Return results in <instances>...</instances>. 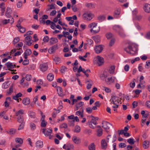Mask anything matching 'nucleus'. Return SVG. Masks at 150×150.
I'll list each match as a JSON object with an SVG mask.
<instances>
[{
  "instance_id": "nucleus-1",
  "label": "nucleus",
  "mask_w": 150,
  "mask_h": 150,
  "mask_svg": "<svg viewBox=\"0 0 150 150\" xmlns=\"http://www.w3.org/2000/svg\"><path fill=\"white\" fill-rule=\"evenodd\" d=\"M88 27L90 28H92L90 30L91 32H93L95 33H98L100 30L99 27L97 26V23H95L89 24Z\"/></svg>"
},
{
  "instance_id": "nucleus-2",
  "label": "nucleus",
  "mask_w": 150,
  "mask_h": 150,
  "mask_svg": "<svg viewBox=\"0 0 150 150\" xmlns=\"http://www.w3.org/2000/svg\"><path fill=\"white\" fill-rule=\"evenodd\" d=\"M124 50L127 53L132 54H134L135 52V51H137L136 49H135V50H133L132 46L130 45H129L127 47L125 48Z\"/></svg>"
},
{
  "instance_id": "nucleus-3",
  "label": "nucleus",
  "mask_w": 150,
  "mask_h": 150,
  "mask_svg": "<svg viewBox=\"0 0 150 150\" xmlns=\"http://www.w3.org/2000/svg\"><path fill=\"white\" fill-rule=\"evenodd\" d=\"M116 139V135L115 134L113 137H112L111 135H108L106 138V140L108 142L112 143L115 142Z\"/></svg>"
},
{
  "instance_id": "nucleus-4",
  "label": "nucleus",
  "mask_w": 150,
  "mask_h": 150,
  "mask_svg": "<svg viewBox=\"0 0 150 150\" xmlns=\"http://www.w3.org/2000/svg\"><path fill=\"white\" fill-rule=\"evenodd\" d=\"M87 124L90 128L93 129L96 127L97 122L95 119L92 118L90 121H88Z\"/></svg>"
},
{
  "instance_id": "nucleus-5",
  "label": "nucleus",
  "mask_w": 150,
  "mask_h": 150,
  "mask_svg": "<svg viewBox=\"0 0 150 150\" xmlns=\"http://www.w3.org/2000/svg\"><path fill=\"white\" fill-rule=\"evenodd\" d=\"M110 101L113 104H118L119 102L121 100L119 99V98L116 96H112L110 100Z\"/></svg>"
},
{
  "instance_id": "nucleus-6",
  "label": "nucleus",
  "mask_w": 150,
  "mask_h": 150,
  "mask_svg": "<svg viewBox=\"0 0 150 150\" xmlns=\"http://www.w3.org/2000/svg\"><path fill=\"white\" fill-rule=\"evenodd\" d=\"M52 129L51 128H50L46 131L45 128L42 129V132L46 136H51V134L52 133Z\"/></svg>"
},
{
  "instance_id": "nucleus-7",
  "label": "nucleus",
  "mask_w": 150,
  "mask_h": 150,
  "mask_svg": "<svg viewBox=\"0 0 150 150\" xmlns=\"http://www.w3.org/2000/svg\"><path fill=\"white\" fill-rule=\"evenodd\" d=\"M121 11V9L119 8H117L113 12V16L114 18H117L119 17Z\"/></svg>"
},
{
  "instance_id": "nucleus-8",
  "label": "nucleus",
  "mask_w": 150,
  "mask_h": 150,
  "mask_svg": "<svg viewBox=\"0 0 150 150\" xmlns=\"http://www.w3.org/2000/svg\"><path fill=\"white\" fill-rule=\"evenodd\" d=\"M40 69L42 72L45 71L48 68V66L47 63H43L40 66Z\"/></svg>"
},
{
  "instance_id": "nucleus-9",
  "label": "nucleus",
  "mask_w": 150,
  "mask_h": 150,
  "mask_svg": "<svg viewBox=\"0 0 150 150\" xmlns=\"http://www.w3.org/2000/svg\"><path fill=\"white\" fill-rule=\"evenodd\" d=\"M102 127L105 129H108L110 128L111 124L109 122L104 121L102 122Z\"/></svg>"
},
{
  "instance_id": "nucleus-10",
  "label": "nucleus",
  "mask_w": 150,
  "mask_h": 150,
  "mask_svg": "<svg viewBox=\"0 0 150 150\" xmlns=\"http://www.w3.org/2000/svg\"><path fill=\"white\" fill-rule=\"evenodd\" d=\"M103 49V47L102 45H99L96 46L94 50L96 53L98 54L102 51Z\"/></svg>"
},
{
  "instance_id": "nucleus-11",
  "label": "nucleus",
  "mask_w": 150,
  "mask_h": 150,
  "mask_svg": "<svg viewBox=\"0 0 150 150\" xmlns=\"http://www.w3.org/2000/svg\"><path fill=\"white\" fill-rule=\"evenodd\" d=\"M58 48V45H56L53 46L48 50V52L50 54H52L54 52L56 49Z\"/></svg>"
},
{
  "instance_id": "nucleus-12",
  "label": "nucleus",
  "mask_w": 150,
  "mask_h": 150,
  "mask_svg": "<svg viewBox=\"0 0 150 150\" xmlns=\"http://www.w3.org/2000/svg\"><path fill=\"white\" fill-rule=\"evenodd\" d=\"M97 64L98 65L101 66L102 65L104 62L103 58L99 56H98L97 57Z\"/></svg>"
},
{
  "instance_id": "nucleus-13",
  "label": "nucleus",
  "mask_w": 150,
  "mask_h": 150,
  "mask_svg": "<svg viewBox=\"0 0 150 150\" xmlns=\"http://www.w3.org/2000/svg\"><path fill=\"white\" fill-rule=\"evenodd\" d=\"M143 9L145 12L147 13H150V4H146L144 5Z\"/></svg>"
},
{
  "instance_id": "nucleus-14",
  "label": "nucleus",
  "mask_w": 150,
  "mask_h": 150,
  "mask_svg": "<svg viewBox=\"0 0 150 150\" xmlns=\"http://www.w3.org/2000/svg\"><path fill=\"white\" fill-rule=\"evenodd\" d=\"M12 101L11 98L10 97H7L6 99V100L5 102V106L6 108L8 107L9 104Z\"/></svg>"
},
{
  "instance_id": "nucleus-15",
  "label": "nucleus",
  "mask_w": 150,
  "mask_h": 150,
  "mask_svg": "<svg viewBox=\"0 0 150 150\" xmlns=\"http://www.w3.org/2000/svg\"><path fill=\"white\" fill-rule=\"evenodd\" d=\"M102 148L103 149H105L107 147V144L105 139H103L101 141Z\"/></svg>"
},
{
  "instance_id": "nucleus-16",
  "label": "nucleus",
  "mask_w": 150,
  "mask_h": 150,
  "mask_svg": "<svg viewBox=\"0 0 150 150\" xmlns=\"http://www.w3.org/2000/svg\"><path fill=\"white\" fill-rule=\"evenodd\" d=\"M23 103L25 105H28L30 102V99L28 98H24L23 100Z\"/></svg>"
},
{
  "instance_id": "nucleus-17",
  "label": "nucleus",
  "mask_w": 150,
  "mask_h": 150,
  "mask_svg": "<svg viewBox=\"0 0 150 150\" xmlns=\"http://www.w3.org/2000/svg\"><path fill=\"white\" fill-rule=\"evenodd\" d=\"M12 13V10L9 7H7L5 13V16L7 17L10 16L11 14Z\"/></svg>"
},
{
  "instance_id": "nucleus-18",
  "label": "nucleus",
  "mask_w": 150,
  "mask_h": 150,
  "mask_svg": "<svg viewBox=\"0 0 150 150\" xmlns=\"http://www.w3.org/2000/svg\"><path fill=\"white\" fill-rule=\"evenodd\" d=\"M58 42L57 39L55 38H51L50 39L49 42L52 45L55 44Z\"/></svg>"
},
{
  "instance_id": "nucleus-19",
  "label": "nucleus",
  "mask_w": 150,
  "mask_h": 150,
  "mask_svg": "<svg viewBox=\"0 0 150 150\" xmlns=\"http://www.w3.org/2000/svg\"><path fill=\"white\" fill-rule=\"evenodd\" d=\"M83 104V103L82 102H80L79 103L75 105L74 110L75 111L78 110L79 108L82 106Z\"/></svg>"
},
{
  "instance_id": "nucleus-20",
  "label": "nucleus",
  "mask_w": 150,
  "mask_h": 150,
  "mask_svg": "<svg viewBox=\"0 0 150 150\" xmlns=\"http://www.w3.org/2000/svg\"><path fill=\"white\" fill-rule=\"evenodd\" d=\"M108 73L105 71H104L102 74L100 75V77L101 79L103 80L105 79L107 77Z\"/></svg>"
},
{
  "instance_id": "nucleus-21",
  "label": "nucleus",
  "mask_w": 150,
  "mask_h": 150,
  "mask_svg": "<svg viewBox=\"0 0 150 150\" xmlns=\"http://www.w3.org/2000/svg\"><path fill=\"white\" fill-rule=\"evenodd\" d=\"M85 6L89 9L93 8H95V4L91 3H86Z\"/></svg>"
},
{
  "instance_id": "nucleus-22",
  "label": "nucleus",
  "mask_w": 150,
  "mask_h": 150,
  "mask_svg": "<svg viewBox=\"0 0 150 150\" xmlns=\"http://www.w3.org/2000/svg\"><path fill=\"white\" fill-rule=\"evenodd\" d=\"M72 140L76 144H78L80 143V139L76 136H74L72 138Z\"/></svg>"
},
{
  "instance_id": "nucleus-23",
  "label": "nucleus",
  "mask_w": 150,
  "mask_h": 150,
  "mask_svg": "<svg viewBox=\"0 0 150 150\" xmlns=\"http://www.w3.org/2000/svg\"><path fill=\"white\" fill-rule=\"evenodd\" d=\"M93 38L94 41L97 43H99L100 41V37L99 35H96L93 37Z\"/></svg>"
},
{
  "instance_id": "nucleus-24",
  "label": "nucleus",
  "mask_w": 150,
  "mask_h": 150,
  "mask_svg": "<svg viewBox=\"0 0 150 150\" xmlns=\"http://www.w3.org/2000/svg\"><path fill=\"white\" fill-rule=\"evenodd\" d=\"M17 122L20 123H25L23 116H18Z\"/></svg>"
},
{
  "instance_id": "nucleus-25",
  "label": "nucleus",
  "mask_w": 150,
  "mask_h": 150,
  "mask_svg": "<svg viewBox=\"0 0 150 150\" xmlns=\"http://www.w3.org/2000/svg\"><path fill=\"white\" fill-rule=\"evenodd\" d=\"M36 146L38 148H41L43 146V142L40 141H38L36 143Z\"/></svg>"
},
{
  "instance_id": "nucleus-26",
  "label": "nucleus",
  "mask_w": 150,
  "mask_h": 150,
  "mask_svg": "<svg viewBox=\"0 0 150 150\" xmlns=\"http://www.w3.org/2000/svg\"><path fill=\"white\" fill-rule=\"evenodd\" d=\"M57 90L59 95L60 96H62L63 91L62 88L60 86H58L57 87Z\"/></svg>"
},
{
  "instance_id": "nucleus-27",
  "label": "nucleus",
  "mask_w": 150,
  "mask_h": 150,
  "mask_svg": "<svg viewBox=\"0 0 150 150\" xmlns=\"http://www.w3.org/2000/svg\"><path fill=\"white\" fill-rule=\"evenodd\" d=\"M106 18L105 16L104 15H101L97 17V19L100 22L104 21Z\"/></svg>"
},
{
  "instance_id": "nucleus-28",
  "label": "nucleus",
  "mask_w": 150,
  "mask_h": 150,
  "mask_svg": "<svg viewBox=\"0 0 150 150\" xmlns=\"http://www.w3.org/2000/svg\"><path fill=\"white\" fill-rule=\"evenodd\" d=\"M54 76L51 73H50L47 75V78L49 81H52L54 79Z\"/></svg>"
},
{
  "instance_id": "nucleus-29",
  "label": "nucleus",
  "mask_w": 150,
  "mask_h": 150,
  "mask_svg": "<svg viewBox=\"0 0 150 150\" xmlns=\"http://www.w3.org/2000/svg\"><path fill=\"white\" fill-rule=\"evenodd\" d=\"M16 26L19 29V30L20 32L22 33H24L25 30V28L23 27L20 25H17Z\"/></svg>"
},
{
  "instance_id": "nucleus-30",
  "label": "nucleus",
  "mask_w": 150,
  "mask_h": 150,
  "mask_svg": "<svg viewBox=\"0 0 150 150\" xmlns=\"http://www.w3.org/2000/svg\"><path fill=\"white\" fill-rule=\"evenodd\" d=\"M149 142L147 141H145L143 144V147L144 149H147L149 147Z\"/></svg>"
},
{
  "instance_id": "nucleus-31",
  "label": "nucleus",
  "mask_w": 150,
  "mask_h": 150,
  "mask_svg": "<svg viewBox=\"0 0 150 150\" xmlns=\"http://www.w3.org/2000/svg\"><path fill=\"white\" fill-rule=\"evenodd\" d=\"M114 77H113V78L112 77H110V78L108 79L107 80H105V81L108 84H110L114 81Z\"/></svg>"
},
{
  "instance_id": "nucleus-32",
  "label": "nucleus",
  "mask_w": 150,
  "mask_h": 150,
  "mask_svg": "<svg viewBox=\"0 0 150 150\" xmlns=\"http://www.w3.org/2000/svg\"><path fill=\"white\" fill-rule=\"evenodd\" d=\"M89 150H95V145L93 143L90 144L88 146Z\"/></svg>"
},
{
  "instance_id": "nucleus-33",
  "label": "nucleus",
  "mask_w": 150,
  "mask_h": 150,
  "mask_svg": "<svg viewBox=\"0 0 150 150\" xmlns=\"http://www.w3.org/2000/svg\"><path fill=\"white\" fill-rule=\"evenodd\" d=\"M15 142L19 144H21L23 143V140L21 138H17L15 139Z\"/></svg>"
},
{
  "instance_id": "nucleus-34",
  "label": "nucleus",
  "mask_w": 150,
  "mask_h": 150,
  "mask_svg": "<svg viewBox=\"0 0 150 150\" xmlns=\"http://www.w3.org/2000/svg\"><path fill=\"white\" fill-rule=\"evenodd\" d=\"M103 134V130L101 128H99L97 131V136L98 137L101 136Z\"/></svg>"
},
{
  "instance_id": "nucleus-35",
  "label": "nucleus",
  "mask_w": 150,
  "mask_h": 150,
  "mask_svg": "<svg viewBox=\"0 0 150 150\" xmlns=\"http://www.w3.org/2000/svg\"><path fill=\"white\" fill-rule=\"evenodd\" d=\"M30 127L31 130H34L36 128L35 125L33 122H31L30 123Z\"/></svg>"
},
{
  "instance_id": "nucleus-36",
  "label": "nucleus",
  "mask_w": 150,
  "mask_h": 150,
  "mask_svg": "<svg viewBox=\"0 0 150 150\" xmlns=\"http://www.w3.org/2000/svg\"><path fill=\"white\" fill-rule=\"evenodd\" d=\"M32 53L30 49H28L26 50L24 52V54H26L28 56L30 55Z\"/></svg>"
},
{
  "instance_id": "nucleus-37",
  "label": "nucleus",
  "mask_w": 150,
  "mask_h": 150,
  "mask_svg": "<svg viewBox=\"0 0 150 150\" xmlns=\"http://www.w3.org/2000/svg\"><path fill=\"white\" fill-rule=\"evenodd\" d=\"M81 130L80 127L78 125H76L75 127V129L74 130V132L76 133L79 132Z\"/></svg>"
},
{
  "instance_id": "nucleus-38",
  "label": "nucleus",
  "mask_w": 150,
  "mask_h": 150,
  "mask_svg": "<svg viewBox=\"0 0 150 150\" xmlns=\"http://www.w3.org/2000/svg\"><path fill=\"white\" fill-rule=\"evenodd\" d=\"M24 114V111L22 109L19 110L18 112L16 113V116H21V115H23Z\"/></svg>"
},
{
  "instance_id": "nucleus-39",
  "label": "nucleus",
  "mask_w": 150,
  "mask_h": 150,
  "mask_svg": "<svg viewBox=\"0 0 150 150\" xmlns=\"http://www.w3.org/2000/svg\"><path fill=\"white\" fill-rule=\"evenodd\" d=\"M83 19L86 20L87 21H90L91 20V18H88L87 13H84L83 15Z\"/></svg>"
},
{
  "instance_id": "nucleus-40",
  "label": "nucleus",
  "mask_w": 150,
  "mask_h": 150,
  "mask_svg": "<svg viewBox=\"0 0 150 150\" xmlns=\"http://www.w3.org/2000/svg\"><path fill=\"white\" fill-rule=\"evenodd\" d=\"M105 36L107 39H109L112 37V34L110 33H108L106 34Z\"/></svg>"
},
{
  "instance_id": "nucleus-41",
  "label": "nucleus",
  "mask_w": 150,
  "mask_h": 150,
  "mask_svg": "<svg viewBox=\"0 0 150 150\" xmlns=\"http://www.w3.org/2000/svg\"><path fill=\"white\" fill-rule=\"evenodd\" d=\"M47 123L45 120H42L41 122V126L42 127H45L46 126Z\"/></svg>"
},
{
  "instance_id": "nucleus-42",
  "label": "nucleus",
  "mask_w": 150,
  "mask_h": 150,
  "mask_svg": "<svg viewBox=\"0 0 150 150\" xmlns=\"http://www.w3.org/2000/svg\"><path fill=\"white\" fill-rule=\"evenodd\" d=\"M5 65H7V67L8 69H12V64L10 62H8L5 64Z\"/></svg>"
},
{
  "instance_id": "nucleus-43",
  "label": "nucleus",
  "mask_w": 150,
  "mask_h": 150,
  "mask_svg": "<svg viewBox=\"0 0 150 150\" xmlns=\"http://www.w3.org/2000/svg\"><path fill=\"white\" fill-rule=\"evenodd\" d=\"M48 6H50V8H47L46 9V11H50V10L52 9H54L55 8V7H54V5L52 4L50 5H48Z\"/></svg>"
},
{
  "instance_id": "nucleus-44",
  "label": "nucleus",
  "mask_w": 150,
  "mask_h": 150,
  "mask_svg": "<svg viewBox=\"0 0 150 150\" xmlns=\"http://www.w3.org/2000/svg\"><path fill=\"white\" fill-rule=\"evenodd\" d=\"M25 123H21L19 126L18 129V130H22L24 127Z\"/></svg>"
},
{
  "instance_id": "nucleus-45",
  "label": "nucleus",
  "mask_w": 150,
  "mask_h": 150,
  "mask_svg": "<svg viewBox=\"0 0 150 150\" xmlns=\"http://www.w3.org/2000/svg\"><path fill=\"white\" fill-rule=\"evenodd\" d=\"M68 126L67 124L65 123L62 124L60 126V128H64L66 129L67 128Z\"/></svg>"
},
{
  "instance_id": "nucleus-46",
  "label": "nucleus",
  "mask_w": 150,
  "mask_h": 150,
  "mask_svg": "<svg viewBox=\"0 0 150 150\" xmlns=\"http://www.w3.org/2000/svg\"><path fill=\"white\" fill-rule=\"evenodd\" d=\"M127 142L131 145L134 144L135 142V141H134V139L133 138L129 139L127 140Z\"/></svg>"
},
{
  "instance_id": "nucleus-47",
  "label": "nucleus",
  "mask_w": 150,
  "mask_h": 150,
  "mask_svg": "<svg viewBox=\"0 0 150 150\" xmlns=\"http://www.w3.org/2000/svg\"><path fill=\"white\" fill-rule=\"evenodd\" d=\"M115 67L114 66H112L110 68L109 72L110 74H112L114 71Z\"/></svg>"
},
{
  "instance_id": "nucleus-48",
  "label": "nucleus",
  "mask_w": 150,
  "mask_h": 150,
  "mask_svg": "<svg viewBox=\"0 0 150 150\" xmlns=\"http://www.w3.org/2000/svg\"><path fill=\"white\" fill-rule=\"evenodd\" d=\"M66 69L67 68L65 66H62L60 68V71L62 73H64L65 72Z\"/></svg>"
},
{
  "instance_id": "nucleus-49",
  "label": "nucleus",
  "mask_w": 150,
  "mask_h": 150,
  "mask_svg": "<svg viewBox=\"0 0 150 150\" xmlns=\"http://www.w3.org/2000/svg\"><path fill=\"white\" fill-rule=\"evenodd\" d=\"M81 111H78L76 112V115H77L79 116V115H80L81 114V113H83V108L82 107L81 108Z\"/></svg>"
},
{
  "instance_id": "nucleus-50",
  "label": "nucleus",
  "mask_w": 150,
  "mask_h": 150,
  "mask_svg": "<svg viewBox=\"0 0 150 150\" xmlns=\"http://www.w3.org/2000/svg\"><path fill=\"white\" fill-rule=\"evenodd\" d=\"M20 40V39L19 38L17 37L15 38L13 40V43L14 45H15L18 42H19Z\"/></svg>"
},
{
  "instance_id": "nucleus-51",
  "label": "nucleus",
  "mask_w": 150,
  "mask_h": 150,
  "mask_svg": "<svg viewBox=\"0 0 150 150\" xmlns=\"http://www.w3.org/2000/svg\"><path fill=\"white\" fill-rule=\"evenodd\" d=\"M86 112L88 113H91L92 111V108L91 107H87L86 108Z\"/></svg>"
},
{
  "instance_id": "nucleus-52",
  "label": "nucleus",
  "mask_w": 150,
  "mask_h": 150,
  "mask_svg": "<svg viewBox=\"0 0 150 150\" xmlns=\"http://www.w3.org/2000/svg\"><path fill=\"white\" fill-rule=\"evenodd\" d=\"M142 16L141 15H138L134 18V19L136 20H140L142 18Z\"/></svg>"
},
{
  "instance_id": "nucleus-53",
  "label": "nucleus",
  "mask_w": 150,
  "mask_h": 150,
  "mask_svg": "<svg viewBox=\"0 0 150 150\" xmlns=\"http://www.w3.org/2000/svg\"><path fill=\"white\" fill-rule=\"evenodd\" d=\"M115 42V39L114 38L112 39L110 42L109 45L110 46H112V45H114Z\"/></svg>"
},
{
  "instance_id": "nucleus-54",
  "label": "nucleus",
  "mask_w": 150,
  "mask_h": 150,
  "mask_svg": "<svg viewBox=\"0 0 150 150\" xmlns=\"http://www.w3.org/2000/svg\"><path fill=\"white\" fill-rule=\"evenodd\" d=\"M32 78L31 75L27 74L25 76L26 79L28 81H30L31 80Z\"/></svg>"
},
{
  "instance_id": "nucleus-55",
  "label": "nucleus",
  "mask_w": 150,
  "mask_h": 150,
  "mask_svg": "<svg viewBox=\"0 0 150 150\" xmlns=\"http://www.w3.org/2000/svg\"><path fill=\"white\" fill-rule=\"evenodd\" d=\"M16 132V129H11L10 130L9 133L10 134H13L15 133Z\"/></svg>"
},
{
  "instance_id": "nucleus-56",
  "label": "nucleus",
  "mask_w": 150,
  "mask_h": 150,
  "mask_svg": "<svg viewBox=\"0 0 150 150\" xmlns=\"http://www.w3.org/2000/svg\"><path fill=\"white\" fill-rule=\"evenodd\" d=\"M92 131L91 129H85L84 131V132L86 134H90L91 133Z\"/></svg>"
},
{
  "instance_id": "nucleus-57",
  "label": "nucleus",
  "mask_w": 150,
  "mask_h": 150,
  "mask_svg": "<svg viewBox=\"0 0 150 150\" xmlns=\"http://www.w3.org/2000/svg\"><path fill=\"white\" fill-rule=\"evenodd\" d=\"M29 63V60L28 59H25L23 61L22 64L24 65H28Z\"/></svg>"
},
{
  "instance_id": "nucleus-58",
  "label": "nucleus",
  "mask_w": 150,
  "mask_h": 150,
  "mask_svg": "<svg viewBox=\"0 0 150 150\" xmlns=\"http://www.w3.org/2000/svg\"><path fill=\"white\" fill-rule=\"evenodd\" d=\"M63 148L66 150H70L71 149V147L69 145L66 146L65 144H64L63 147Z\"/></svg>"
},
{
  "instance_id": "nucleus-59",
  "label": "nucleus",
  "mask_w": 150,
  "mask_h": 150,
  "mask_svg": "<svg viewBox=\"0 0 150 150\" xmlns=\"http://www.w3.org/2000/svg\"><path fill=\"white\" fill-rule=\"evenodd\" d=\"M29 115L31 118H35V114L34 112H30L29 113Z\"/></svg>"
},
{
  "instance_id": "nucleus-60",
  "label": "nucleus",
  "mask_w": 150,
  "mask_h": 150,
  "mask_svg": "<svg viewBox=\"0 0 150 150\" xmlns=\"http://www.w3.org/2000/svg\"><path fill=\"white\" fill-rule=\"evenodd\" d=\"M7 82H5L3 83V87L4 89H6L8 88L9 85L7 84Z\"/></svg>"
},
{
  "instance_id": "nucleus-61",
  "label": "nucleus",
  "mask_w": 150,
  "mask_h": 150,
  "mask_svg": "<svg viewBox=\"0 0 150 150\" xmlns=\"http://www.w3.org/2000/svg\"><path fill=\"white\" fill-rule=\"evenodd\" d=\"M146 64L145 66L146 68L148 69L150 66V60L146 62Z\"/></svg>"
},
{
  "instance_id": "nucleus-62",
  "label": "nucleus",
  "mask_w": 150,
  "mask_h": 150,
  "mask_svg": "<svg viewBox=\"0 0 150 150\" xmlns=\"http://www.w3.org/2000/svg\"><path fill=\"white\" fill-rule=\"evenodd\" d=\"M2 23L3 24H6L10 23L9 19H4L2 21Z\"/></svg>"
},
{
  "instance_id": "nucleus-63",
  "label": "nucleus",
  "mask_w": 150,
  "mask_h": 150,
  "mask_svg": "<svg viewBox=\"0 0 150 150\" xmlns=\"http://www.w3.org/2000/svg\"><path fill=\"white\" fill-rule=\"evenodd\" d=\"M119 146L120 147L122 148L125 147L126 146V145L124 143H121L119 144Z\"/></svg>"
},
{
  "instance_id": "nucleus-64",
  "label": "nucleus",
  "mask_w": 150,
  "mask_h": 150,
  "mask_svg": "<svg viewBox=\"0 0 150 150\" xmlns=\"http://www.w3.org/2000/svg\"><path fill=\"white\" fill-rule=\"evenodd\" d=\"M49 38L47 36H45L44 38L43 41L44 42H47L49 41Z\"/></svg>"
}]
</instances>
